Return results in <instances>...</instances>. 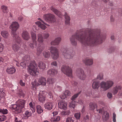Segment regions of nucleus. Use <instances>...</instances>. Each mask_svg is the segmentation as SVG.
Wrapping results in <instances>:
<instances>
[{"mask_svg":"<svg viewBox=\"0 0 122 122\" xmlns=\"http://www.w3.org/2000/svg\"><path fill=\"white\" fill-rule=\"evenodd\" d=\"M85 34L83 29L77 30L76 33L70 38L71 43L74 46L77 45L76 39L80 42L85 46H93L102 43L105 37L100 33V30L93 32L92 29L87 28L85 30Z\"/></svg>","mask_w":122,"mask_h":122,"instance_id":"nucleus-1","label":"nucleus"},{"mask_svg":"<svg viewBox=\"0 0 122 122\" xmlns=\"http://www.w3.org/2000/svg\"><path fill=\"white\" fill-rule=\"evenodd\" d=\"M114 84V82L112 80H108L106 81H102L99 84V82L97 80H94L92 83V88L94 89H98L100 85L101 88L104 91H106L112 87Z\"/></svg>","mask_w":122,"mask_h":122,"instance_id":"nucleus-2","label":"nucleus"},{"mask_svg":"<svg viewBox=\"0 0 122 122\" xmlns=\"http://www.w3.org/2000/svg\"><path fill=\"white\" fill-rule=\"evenodd\" d=\"M19 27V24L16 21L13 22L10 27V29L11 30V35L14 40V41L18 43H19L21 41L20 38L16 32Z\"/></svg>","mask_w":122,"mask_h":122,"instance_id":"nucleus-3","label":"nucleus"},{"mask_svg":"<svg viewBox=\"0 0 122 122\" xmlns=\"http://www.w3.org/2000/svg\"><path fill=\"white\" fill-rule=\"evenodd\" d=\"M25 102V101L23 100L19 99L16 102V104L13 105L12 108L17 113H20L22 109L24 107Z\"/></svg>","mask_w":122,"mask_h":122,"instance_id":"nucleus-4","label":"nucleus"},{"mask_svg":"<svg viewBox=\"0 0 122 122\" xmlns=\"http://www.w3.org/2000/svg\"><path fill=\"white\" fill-rule=\"evenodd\" d=\"M62 54L65 58L69 59L73 58L75 52L70 48H66L62 49Z\"/></svg>","mask_w":122,"mask_h":122,"instance_id":"nucleus-5","label":"nucleus"},{"mask_svg":"<svg viewBox=\"0 0 122 122\" xmlns=\"http://www.w3.org/2000/svg\"><path fill=\"white\" fill-rule=\"evenodd\" d=\"M28 71L31 75L34 76L36 75L37 73L39 72L37 65L34 61H32L29 66Z\"/></svg>","mask_w":122,"mask_h":122,"instance_id":"nucleus-6","label":"nucleus"},{"mask_svg":"<svg viewBox=\"0 0 122 122\" xmlns=\"http://www.w3.org/2000/svg\"><path fill=\"white\" fill-rule=\"evenodd\" d=\"M38 20L41 22L38 21L36 22V24L37 25L34 26L33 28V30L35 32L36 31V30H37L39 29V27L42 29L45 30L46 28L45 25L48 26H49V25L44 23L43 21L41 19L39 18Z\"/></svg>","mask_w":122,"mask_h":122,"instance_id":"nucleus-7","label":"nucleus"},{"mask_svg":"<svg viewBox=\"0 0 122 122\" xmlns=\"http://www.w3.org/2000/svg\"><path fill=\"white\" fill-rule=\"evenodd\" d=\"M62 71L68 76L72 77V70L68 66H63L61 68Z\"/></svg>","mask_w":122,"mask_h":122,"instance_id":"nucleus-8","label":"nucleus"},{"mask_svg":"<svg viewBox=\"0 0 122 122\" xmlns=\"http://www.w3.org/2000/svg\"><path fill=\"white\" fill-rule=\"evenodd\" d=\"M49 36V34L47 33H44L43 34V36L41 34L37 35L38 42L40 43H42L44 41V39H46L48 38Z\"/></svg>","mask_w":122,"mask_h":122,"instance_id":"nucleus-9","label":"nucleus"},{"mask_svg":"<svg viewBox=\"0 0 122 122\" xmlns=\"http://www.w3.org/2000/svg\"><path fill=\"white\" fill-rule=\"evenodd\" d=\"M30 34L33 43H30V44L29 46L31 48L33 49L34 47H36L37 46L36 35L35 33L33 32H31Z\"/></svg>","mask_w":122,"mask_h":122,"instance_id":"nucleus-10","label":"nucleus"},{"mask_svg":"<svg viewBox=\"0 0 122 122\" xmlns=\"http://www.w3.org/2000/svg\"><path fill=\"white\" fill-rule=\"evenodd\" d=\"M44 17L46 21L49 22H54L56 21L54 16L51 14L44 15Z\"/></svg>","mask_w":122,"mask_h":122,"instance_id":"nucleus-11","label":"nucleus"},{"mask_svg":"<svg viewBox=\"0 0 122 122\" xmlns=\"http://www.w3.org/2000/svg\"><path fill=\"white\" fill-rule=\"evenodd\" d=\"M77 75L78 77L81 80H85L86 77V75L83 70L79 68L77 71Z\"/></svg>","mask_w":122,"mask_h":122,"instance_id":"nucleus-12","label":"nucleus"},{"mask_svg":"<svg viewBox=\"0 0 122 122\" xmlns=\"http://www.w3.org/2000/svg\"><path fill=\"white\" fill-rule=\"evenodd\" d=\"M50 50L53 58L54 59H57L59 56L58 49L56 47H51Z\"/></svg>","mask_w":122,"mask_h":122,"instance_id":"nucleus-13","label":"nucleus"},{"mask_svg":"<svg viewBox=\"0 0 122 122\" xmlns=\"http://www.w3.org/2000/svg\"><path fill=\"white\" fill-rule=\"evenodd\" d=\"M47 92L44 91H41L38 96V98L39 101L43 102L45 100L46 95Z\"/></svg>","mask_w":122,"mask_h":122,"instance_id":"nucleus-14","label":"nucleus"},{"mask_svg":"<svg viewBox=\"0 0 122 122\" xmlns=\"http://www.w3.org/2000/svg\"><path fill=\"white\" fill-rule=\"evenodd\" d=\"M80 92H79L78 93L75 94L71 98L72 102L70 104L69 106L71 108H72L74 109L76 105L77 102L75 101V100L76 98L78 95L80 94Z\"/></svg>","mask_w":122,"mask_h":122,"instance_id":"nucleus-15","label":"nucleus"},{"mask_svg":"<svg viewBox=\"0 0 122 122\" xmlns=\"http://www.w3.org/2000/svg\"><path fill=\"white\" fill-rule=\"evenodd\" d=\"M67 103L63 100L60 101L58 103L59 107L60 109L64 110H66L67 109Z\"/></svg>","mask_w":122,"mask_h":122,"instance_id":"nucleus-16","label":"nucleus"},{"mask_svg":"<svg viewBox=\"0 0 122 122\" xmlns=\"http://www.w3.org/2000/svg\"><path fill=\"white\" fill-rule=\"evenodd\" d=\"M54 105V103L52 102H47L45 103L44 107L46 109L50 110L52 109Z\"/></svg>","mask_w":122,"mask_h":122,"instance_id":"nucleus-17","label":"nucleus"},{"mask_svg":"<svg viewBox=\"0 0 122 122\" xmlns=\"http://www.w3.org/2000/svg\"><path fill=\"white\" fill-rule=\"evenodd\" d=\"M12 48L15 52H17L18 53H21V49L18 44H13L12 45Z\"/></svg>","mask_w":122,"mask_h":122,"instance_id":"nucleus-18","label":"nucleus"},{"mask_svg":"<svg viewBox=\"0 0 122 122\" xmlns=\"http://www.w3.org/2000/svg\"><path fill=\"white\" fill-rule=\"evenodd\" d=\"M45 46H41V44H39L37 48L36 55L39 56L41 54L42 51L45 49Z\"/></svg>","mask_w":122,"mask_h":122,"instance_id":"nucleus-19","label":"nucleus"},{"mask_svg":"<svg viewBox=\"0 0 122 122\" xmlns=\"http://www.w3.org/2000/svg\"><path fill=\"white\" fill-rule=\"evenodd\" d=\"M23 38L25 40L27 41L30 39V36L29 33L26 31H23L22 34Z\"/></svg>","mask_w":122,"mask_h":122,"instance_id":"nucleus-20","label":"nucleus"},{"mask_svg":"<svg viewBox=\"0 0 122 122\" xmlns=\"http://www.w3.org/2000/svg\"><path fill=\"white\" fill-rule=\"evenodd\" d=\"M6 71L8 73L12 74L15 73L16 69L15 67L13 66L9 67L7 68Z\"/></svg>","mask_w":122,"mask_h":122,"instance_id":"nucleus-21","label":"nucleus"},{"mask_svg":"<svg viewBox=\"0 0 122 122\" xmlns=\"http://www.w3.org/2000/svg\"><path fill=\"white\" fill-rule=\"evenodd\" d=\"M38 82L39 85L45 86L46 83V79L45 78L42 77L39 79Z\"/></svg>","mask_w":122,"mask_h":122,"instance_id":"nucleus-22","label":"nucleus"},{"mask_svg":"<svg viewBox=\"0 0 122 122\" xmlns=\"http://www.w3.org/2000/svg\"><path fill=\"white\" fill-rule=\"evenodd\" d=\"M61 40V37H58L51 42V44L52 45H58Z\"/></svg>","mask_w":122,"mask_h":122,"instance_id":"nucleus-23","label":"nucleus"},{"mask_svg":"<svg viewBox=\"0 0 122 122\" xmlns=\"http://www.w3.org/2000/svg\"><path fill=\"white\" fill-rule=\"evenodd\" d=\"M50 9L58 16L60 17H62L63 15H62L61 12L55 8L53 7H51L50 8Z\"/></svg>","mask_w":122,"mask_h":122,"instance_id":"nucleus-24","label":"nucleus"},{"mask_svg":"<svg viewBox=\"0 0 122 122\" xmlns=\"http://www.w3.org/2000/svg\"><path fill=\"white\" fill-rule=\"evenodd\" d=\"M121 89V87L120 86H117L113 88L112 92L114 95L115 94L117 93V92L120 91Z\"/></svg>","mask_w":122,"mask_h":122,"instance_id":"nucleus-25","label":"nucleus"},{"mask_svg":"<svg viewBox=\"0 0 122 122\" xmlns=\"http://www.w3.org/2000/svg\"><path fill=\"white\" fill-rule=\"evenodd\" d=\"M15 61L16 62V65L17 66H21L23 67H25L26 64L25 61L23 62H22L20 63V64H19L20 61L19 60L18 61L15 60Z\"/></svg>","mask_w":122,"mask_h":122,"instance_id":"nucleus-26","label":"nucleus"},{"mask_svg":"<svg viewBox=\"0 0 122 122\" xmlns=\"http://www.w3.org/2000/svg\"><path fill=\"white\" fill-rule=\"evenodd\" d=\"M61 117L59 116H53L50 119L51 121L53 122H57L60 120Z\"/></svg>","mask_w":122,"mask_h":122,"instance_id":"nucleus-27","label":"nucleus"},{"mask_svg":"<svg viewBox=\"0 0 122 122\" xmlns=\"http://www.w3.org/2000/svg\"><path fill=\"white\" fill-rule=\"evenodd\" d=\"M84 62L86 65L90 66L93 64V60L92 59H86Z\"/></svg>","mask_w":122,"mask_h":122,"instance_id":"nucleus-28","label":"nucleus"},{"mask_svg":"<svg viewBox=\"0 0 122 122\" xmlns=\"http://www.w3.org/2000/svg\"><path fill=\"white\" fill-rule=\"evenodd\" d=\"M32 115V113L31 112L28 111H26L25 114H23V118L24 119H27L29 117H30Z\"/></svg>","mask_w":122,"mask_h":122,"instance_id":"nucleus-29","label":"nucleus"},{"mask_svg":"<svg viewBox=\"0 0 122 122\" xmlns=\"http://www.w3.org/2000/svg\"><path fill=\"white\" fill-rule=\"evenodd\" d=\"M97 106V105L96 103L91 102L89 104V108L90 110H93Z\"/></svg>","mask_w":122,"mask_h":122,"instance_id":"nucleus-30","label":"nucleus"},{"mask_svg":"<svg viewBox=\"0 0 122 122\" xmlns=\"http://www.w3.org/2000/svg\"><path fill=\"white\" fill-rule=\"evenodd\" d=\"M65 18V23L67 25H69L70 23V18L67 14L65 12L64 14Z\"/></svg>","mask_w":122,"mask_h":122,"instance_id":"nucleus-31","label":"nucleus"},{"mask_svg":"<svg viewBox=\"0 0 122 122\" xmlns=\"http://www.w3.org/2000/svg\"><path fill=\"white\" fill-rule=\"evenodd\" d=\"M38 66L40 69H44L46 67L45 64L42 61H40L38 63Z\"/></svg>","mask_w":122,"mask_h":122,"instance_id":"nucleus-32","label":"nucleus"},{"mask_svg":"<svg viewBox=\"0 0 122 122\" xmlns=\"http://www.w3.org/2000/svg\"><path fill=\"white\" fill-rule=\"evenodd\" d=\"M47 72L48 74L54 75L57 74V71L55 69H52L48 70Z\"/></svg>","mask_w":122,"mask_h":122,"instance_id":"nucleus-33","label":"nucleus"},{"mask_svg":"<svg viewBox=\"0 0 122 122\" xmlns=\"http://www.w3.org/2000/svg\"><path fill=\"white\" fill-rule=\"evenodd\" d=\"M31 88L34 90L36 89V86L39 85V83H37L36 80H35L32 83Z\"/></svg>","mask_w":122,"mask_h":122,"instance_id":"nucleus-34","label":"nucleus"},{"mask_svg":"<svg viewBox=\"0 0 122 122\" xmlns=\"http://www.w3.org/2000/svg\"><path fill=\"white\" fill-rule=\"evenodd\" d=\"M1 36L4 38H7L8 37V32L5 30L2 31L1 33Z\"/></svg>","mask_w":122,"mask_h":122,"instance_id":"nucleus-35","label":"nucleus"},{"mask_svg":"<svg viewBox=\"0 0 122 122\" xmlns=\"http://www.w3.org/2000/svg\"><path fill=\"white\" fill-rule=\"evenodd\" d=\"M43 56L46 58H47L50 57V52L47 50H45L43 52Z\"/></svg>","mask_w":122,"mask_h":122,"instance_id":"nucleus-36","label":"nucleus"},{"mask_svg":"<svg viewBox=\"0 0 122 122\" xmlns=\"http://www.w3.org/2000/svg\"><path fill=\"white\" fill-rule=\"evenodd\" d=\"M29 105L30 109L32 110V112H35V107L34 103L33 102H31L29 103Z\"/></svg>","mask_w":122,"mask_h":122,"instance_id":"nucleus-37","label":"nucleus"},{"mask_svg":"<svg viewBox=\"0 0 122 122\" xmlns=\"http://www.w3.org/2000/svg\"><path fill=\"white\" fill-rule=\"evenodd\" d=\"M109 116V114L106 111L104 112L102 116L103 119L106 120L108 119Z\"/></svg>","mask_w":122,"mask_h":122,"instance_id":"nucleus-38","label":"nucleus"},{"mask_svg":"<svg viewBox=\"0 0 122 122\" xmlns=\"http://www.w3.org/2000/svg\"><path fill=\"white\" fill-rule=\"evenodd\" d=\"M37 111L38 114H40L43 112V110L42 108L40 105H38L36 107Z\"/></svg>","mask_w":122,"mask_h":122,"instance_id":"nucleus-39","label":"nucleus"},{"mask_svg":"<svg viewBox=\"0 0 122 122\" xmlns=\"http://www.w3.org/2000/svg\"><path fill=\"white\" fill-rule=\"evenodd\" d=\"M103 75L102 73H100L97 76V78L100 80H101L103 79Z\"/></svg>","mask_w":122,"mask_h":122,"instance_id":"nucleus-40","label":"nucleus"},{"mask_svg":"<svg viewBox=\"0 0 122 122\" xmlns=\"http://www.w3.org/2000/svg\"><path fill=\"white\" fill-rule=\"evenodd\" d=\"M17 94L19 97H24V94L22 91L21 89H20L17 93Z\"/></svg>","mask_w":122,"mask_h":122,"instance_id":"nucleus-41","label":"nucleus"},{"mask_svg":"<svg viewBox=\"0 0 122 122\" xmlns=\"http://www.w3.org/2000/svg\"><path fill=\"white\" fill-rule=\"evenodd\" d=\"M81 114L80 112H77L75 113L74 116L77 119H79L81 117Z\"/></svg>","mask_w":122,"mask_h":122,"instance_id":"nucleus-42","label":"nucleus"},{"mask_svg":"<svg viewBox=\"0 0 122 122\" xmlns=\"http://www.w3.org/2000/svg\"><path fill=\"white\" fill-rule=\"evenodd\" d=\"M70 112L69 110L64 111L62 112L61 114L62 115H68L70 114Z\"/></svg>","mask_w":122,"mask_h":122,"instance_id":"nucleus-43","label":"nucleus"},{"mask_svg":"<svg viewBox=\"0 0 122 122\" xmlns=\"http://www.w3.org/2000/svg\"><path fill=\"white\" fill-rule=\"evenodd\" d=\"M47 82L49 84H52L54 82V80L53 79L48 78L47 79Z\"/></svg>","mask_w":122,"mask_h":122,"instance_id":"nucleus-44","label":"nucleus"},{"mask_svg":"<svg viewBox=\"0 0 122 122\" xmlns=\"http://www.w3.org/2000/svg\"><path fill=\"white\" fill-rule=\"evenodd\" d=\"M1 8L2 9L3 11L5 13H7V7L5 5H3L1 7Z\"/></svg>","mask_w":122,"mask_h":122,"instance_id":"nucleus-45","label":"nucleus"},{"mask_svg":"<svg viewBox=\"0 0 122 122\" xmlns=\"http://www.w3.org/2000/svg\"><path fill=\"white\" fill-rule=\"evenodd\" d=\"M6 119V117L5 116L2 115V116L0 115V121L2 122L5 120Z\"/></svg>","mask_w":122,"mask_h":122,"instance_id":"nucleus-46","label":"nucleus"},{"mask_svg":"<svg viewBox=\"0 0 122 122\" xmlns=\"http://www.w3.org/2000/svg\"><path fill=\"white\" fill-rule=\"evenodd\" d=\"M91 4L94 6H97V0L93 1L92 2Z\"/></svg>","mask_w":122,"mask_h":122,"instance_id":"nucleus-47","label":"nucleus"},{"mask_svg":"<svg viewBox=\"0 0 122 122\" xmlns=\"http://www.w3.org/2000/svg\"><path fill=\"white\" fill-rule=\"evenodd\" d=\"M0 113L3 114H6L7 113V110L6 109H0Z\"/></svg>","mask_w":122,"mask_h":122,"instance_id":"nucleus-48","label":"nucleus"},{"mask_svg":"<svg viewBox=\"0 0 122 122\" xmlns=\"http://www.w3.org/2000/svg\"><path fill=\"white\" fill-rule=\"evenodd\" d=\"M30 56L29 55H26L23 58V61H27L29 60L30 59Z\"/></svg>","mask_w":122,"mask_h":122,"instance_id":"nucleus-49","label":"nucleus"},{"mask_svg":"<svg viewBox=\"0 0 122 122\" xmlns=\"http://www.w3.org/2000/svg\"><path fill=\"white\" fill-rule=\"evenodd\" d=\"M66 122H74V120L72 118L69 117L67 118L66 120Z\"/></svg>","mask_w":122,"mask_h":122,"instance_id":"nucleus-50","label":"nucleus"},{"mask_svg":"<svg viewBox=\"0 0 122 122\" xmlns=\"http://www.w3.org/2000/svg\"><path fill=\"white\" fill-rule=\"evenodd\" d=\"M64 94H65L66 96L67 97L69 96L70 94V92L68 90H66L64 92Z\"/></svg>","mask_w":122,"mask_h":122,"instance_id":"nucleus-51","label":"nucleus"},{"mask_svg":"<svg viewBox=\"0 0 122 122\" xmlns=\"http://www.w3.org/2000/svg\"><path fill=\"white\" fill-rule=\"evenodd\" d=\"M4 47L3 45L1 43H0V52L3 51Z\"/></svg>","mask_w":122,"mask_h":122,"instance_id":"nucleus-52","label":"nucleus"},{"mask_svg":"<svg viewBox=\"0 0 122 122\" xmlns=\"http://www.w3.org/2000/svg\"><path fill=\"white\" fill-rule=\"evenodd\" d=\"M67 97V96L65 94H64V93H63L62 95H61L60 96V97L62 99H64Z\"/></svg>","mask_w":122,"mask_h":122,"instance_id":"nucleus-53","label":"nucleus"},{"mask_svg":"<svg viewBox=\"0 0 122 122\" xmlns=\"http://www.w3.org/2000/svg\"><path fill=\"white\" fill-rule=\"evenodd\" d=\"M116 115L114 113H113V114L112 119L114 122H116Z\"/></svg>","mask_w":122,"mask_h":122,"instance_id":"nucleus-54","label":"nucleus"},{"mask_svg":"<svg viewBox=\"0 0 122 122\" xmlns=\"http://www.w3.org/2000/svg\"><path fill=\"white\" fill-rule=\"evenodd\" d=\"M20 85L22 86H25V83L23 82L22 81L20 80Z\"/></svg>","mask_w":122,"mask_h":122,"instance_id":"nucleus-55","label":"nucleus"},{"mask_svg":"<svg viewBox=\"0 0 122 122\" xmlns=\"http://www.w3.org/2000/svg\"><path fill=\"white\" fill-rule=\"evenodd\" d=\"M107 96L108 98H111L112 97V94L110 92H108L107 94Z\"/></svg>","mask_w":122,"mask_h":122,"instance_id":"nucleus-56","label":"nucleus"},{"mask_svg":"<svg viewBox=\"0 0 122 122\" xmlns=\"http://www.w3.org/2000/svg\"><path fill=\"white\" fill-rule=\"evenodd\" d=\"M3 59L2 57H0V65L2 64L3 63Z\"/></svg>","mask_w":122,"mask_h":122,"instance_id":"nucleus-57","label":"nucleus"},{"mask_svg":"<svg viewBox=\"0 0 122 122\" xmlns=\"http://www.w3.org/2000/svg\"><path fill=\"white\" fill-rule=\"evenodd\" d=\"M97 111L99 113L102 114L103 112V111L102 109H100L99 110H97Z\"/></svg>","mask_w":122,"mask_h":122,"instance_id":"nucleus-58","label":"nucleus"},{"mask_svg":"<svg viewBox=\"0 0 122 122\" xmlns=\"http://www.w3.org/2000/svg\"><path fill=\"white\" fill-rule=\"evenodd\" d=\"M114 51V48H111L109 50V51L110 53H112Z\"/></svg>","mask_w":122,"mask_h":122,"instance_id":"nucleus-59","label":"nucleus"},{"mask_svg":"<svg viewBox=\"0 0 122 122\" xmlns=\"http://www.w3.org/2000/svg\"><path fill=\"white\" fill-rule=\"evenodd\" d=\"M51 64L52 65L56 66L57 65V63L56 61H54L51 63Z\"/></svg>","mask_w":122,"mask_h":122,"instance_id":"nucleus-60","label":"nucleus"},{"mask_svg":"<svg viewBox=\"0 0 122 122\" xmlns=\"http://www.w3.org/2000/svg\"><path fill=\"white\" fill-rule=\"evenodd\" d=\"M72 84L73 86H75L77 85V83L75 81H73L72 82Z\"/></svg>","mask_w":122,"mask_h":122,"instance_id":"nucleus-61","label":"nucleus"},{"mask_svg":"<svg viewBox=\"0 0 122 122\" xmlns=\"http://www.w3.org/2000/svg\"><path fill=\"white\" fill-rule=\"evenodd\" d=\"M15 122H22V121L21 120L18 119L17 117H16L15 118Z\"/></svg>","mask_w":122,"mask_h":122,"instance_id":"nucleus-62","label":"nucleus"},{"mask_svg":"<svg viewBox=\"0 0 122 122\" xmlns=\"http://www.w3.org/2000/svg\"><path fill=\"white\" fill-rule=\"evenodd\" d=\"M53 116H55L57 114H58V112L57 111H54L52 113Z\"/></svg>","mask_w":122,"mask_h":122,"instance_id":"nucleus-63","label":"nucleus"},{"mask_svg":"<svg viewBox=\"0 0 122 122\" xmlns=\"http://www.w3.org/2000/svg\"><path fill=\"white\" fill-rule=\"evenodd\" d=\"M107 3H108V5L111 6H112L113 5V4L112 2L110 1L109 0V2Z\"/></svg>","mask_w":122,"mask_h":122,"instance_id":"nucleus-64","label":"nucleus"}]
</instances>
